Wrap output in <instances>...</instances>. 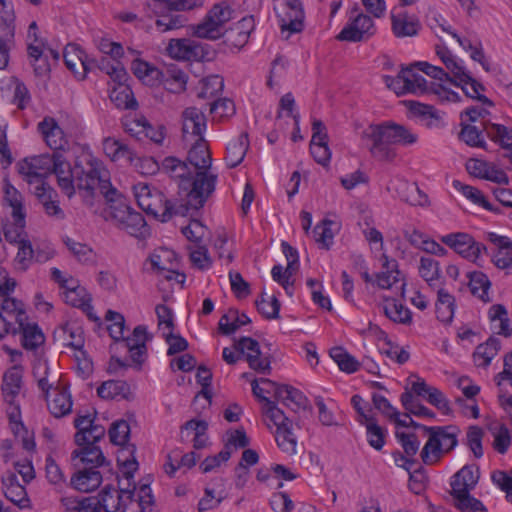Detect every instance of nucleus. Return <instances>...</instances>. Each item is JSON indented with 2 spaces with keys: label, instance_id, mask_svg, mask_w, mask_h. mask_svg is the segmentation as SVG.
I'll return each mask as SVG.
<instances>
[{
  "label": "nucleus",
  "instance_id": "nucleus-1",
  "mask_svg": "<svg viewBox=\"0 0 512 512\" xmlns=\"http://www.w3.org/2000/svg\"><path fill=\"white\" fill-rule=\"evenodd\" d=\"M107 172L102 162L91 155L78 158L72 167L62 152L51 154L49 176L55 174L59 187L69 198L75 194L77 188L87 206L94 205L97 186L99 183H106L104 177Z\"/></svg>",
  "mask_w": 512,
  "mask_h": 512
},
{
  "label": "nucleus",
  "instance_id": "nucleus-2",
  "mask_svg": "<svg viewBox=\"0 0 512 512\" xmlns=\"http://www.w3.org/2000/svg\"><path fill=\"white\" fill-rule=\"evenodd\" d=\"M162 170L171 178L179 180V200L190 209L204 206L214 192L217 175L205 171H194L189 163L176 157H166Z\"/></svg>",
  "mask_w": 512,
  "mask_h": 512
},
{
  "label": "nucleus",
  "instance_id": "nucleus-3",
  "mask_svg": "<svg viewBox=\"0 0 512 512\" xmlns=\"http://www.w3.org/2000/svg\"><path fill=\"white\" fill-rule=\"evenodd\" d=\"M361 142L378 161L392 162L397 157L395 145L409 146L418 135L404 125L392 121L370 124L361 132Z\"/></svg>",
  "mask_w": 512,
  "mask_h": 512
},
{
  "label": "nucleus",
  "instance_id": "nucleus-4",
  "mask_svg": "<svg viewBox=\"0 0 512 512\" xmlns=\"http://www.w3.org/2000/svg\"><path fill=\"white\" fill-rule=\"evenodd\" d=\"M424 428L429 438L422 448L420 456L424 464L432 465L444 453H448L456 447L460 429L454 425Z\"/></svg>",
  "mask_w": 512,
  "mask_h": 512
},
{
  "label": "nucleus",
  "instance_id": "nucleus-5",
  "mask_svg": "<svg viewBox=\"0 0 512 512\" xmlns=\"http://www.w3.org/2000/svg\"><path fill=\"white\" fill-rule=\"evenodd\" d=\"M232 19V9L224 3L215 4L203 20L189 26L194 37L215 41L226 33V24Z\"/></svg>",
  "mask_w": 512,
  "mask_h": 512
},
{
  "label": "nucleus",
  "instance_id": "nucleus-6",
  "mask_svg": "<svg viewBox=\"0 0 512 512\" xmlns=\"http://www.w3.org/2000/svg\"><path fill=\"white\" fill-rule=\"evenodd\" d=\"M461 125L460 138L469 146L484 147L485 141L482 135L483 132L486 133L487 137L503 148H510L512 146V129L504 125L491 122L481 123V127L464 123Z\"/></svg>",
  "mask_w": 512,
  "mask_h": 512
},
{
  "label": "nucleus",
  "instance_id": "nucleus-7",
  "mask_svg": "<svg viewBox=\"0 0 512 512\" xmlns=\"http://www.w3.org/2000/svg\"><path fill=\"white\" fill-rule=\"evenodd\" d=\"M50 165L51 154H41L20 160L16 168L33 194H38V191L43 194L44 188L49 186L46 178L49 176Z\"/></svg>",
  "mask_w": 512,
  "mask_h": 512
},
{
  "label": "nucleus",
  "instance_id": "nucleus-8",
  "mask_svg": "<svg viewBox=\"0 0 512 512\" xmlns=\"http://www.w3.org/2000/svg\"><path fill=\"white\" fill-rule=\"evenodd\" d=\"M266 416L276 426L275 440L278 447L288 455L297 452V439L292 433V423L276 403L267 400Z\"/></svg>",
  "mask_w": 512,
  "mask_h": 512
},
{
  "label": "nucleus",
  "instance_id": "nucleus-9",
  "mask_svg": "<svg viewBox=\"0 0 512 512\" xmlns=\"http://www.w3.org/2000/svg\"><path fill=\"white\" fill-rule=\"evenodd\" d=\"M22 378V369L17 365L9 368L2 377L1 394L3 401L8 405L7 416L9 421H18L21 418V409L17 397L22 388Z\"/></svg>",
  "mask_w": 512,
  "mask_h": 512
},
{
  "label": "nucleus",
  "instance_id": "nucleus-10",
  "mask_svg": "<svg viewBox=\"0 0 512 512\" xmlns=\"http://www.w3.org/2000/svg\"><path fill=\"white\" fill-rule=\"evenodd\" d=\"M166 51L169 56L177 60L210 61L214 57V51L210 45L189 38L171 39Z\"/></svg>",
  "mask_w": 512,
  "mask_h": 512
},
{
  "label": "nucleus",
  "instance_id": "nucleus-11",
  "mask_svg": "<svg viewBox=\"0 0 512 512\" xmlns=\"http://www.w3.org/2000/svg\"><path fill=\"white\" fill-rule=\"evenodd\" d=\"M28 319L21 301L3 294L0 297V339L8 334H16V328Z\"/></svg>",
  "mask_w": 512,
  "mask_h": 512
},
{
  "label": "nucleus",
  "instance_id": "nucleus-12",
  "mask_svg": "<svg viewBox=\"0 0 512 512\" xmlns=\"http://www.w3.org/2000/svg\"><path fill=\"white\" fill-rule=\"evenodd\" d=\"M274 11L281 31L298 33L304 27V10L300 0H274Z\"/></svg>",
  "mask_w": 512,
  "mask_h": 512
},
{
  "label": "nucleus",
  "instance_id": "nucleus-13",
  "mask_svg": "<svg viewBox=\"0 0 512 512\" xmlns=\"http://www.w3.org/2000/svg\"><path fill=\"white\" fill-rule=\"evenodd\" d=\"M440 241L472 262H477L483 251L487 252L485 245L476 242L470 234L464 232L449 233L441 236Z\"/></svg>",
  "mask_w": 512,
  "mask_h": 512
},
{
  "label": "nucleus",
  "instance_id": "nucleus-14",
  "mask_svg": "<svg viewBox=\"0 0 512 512\" xmlns=\"http://www.w3.org/2000/svg\"><path fill=\"white\" fill-rule=\"evenodd\" d=\"M104 178L106 183L98 184L97 194L105 198L108 204L107 214L117 226L132 208L127 204L126 198L111 185L109 171Z\"/></svg>",
  "mask_w": 512,
  "mask_h": 512
},
{
  "label": "nucleus",
  "instance_id": "nucleus-15",
  "mask_svg": "<svg viewBox=\"0 0 512 512\" xmlns=\"http://www.w3.org/2000/svg\"><path fill=\"white\" fill-rule=\"evenodd\" d=\"M152 210H144L148 214L160 219L162 222L169 221L173 216H185L190 208H188L178 198L170 200L165 198L163 193L154 191L153 198H151Z\"/></svg>",
  "mask_w": 512,
  "mask_h": 512
},
{
  "label": "nucleus",
  "instance_id": "nucleus-16",
  "mask_svg": "<svg viewBox=\"0 0 512 512\" xmlns=\"http://www.w3.org/2000/svg\"><path fill=\"white\" fill-rule=\"evenodd\" d=\"M372 18L365 14H357L337 35L340 41L360 42L369 39L375 33Z\"/></svg>",
  "mask_w": 512,
  "mask_h": 512
},
{
  "label": "nucleus",
  "instance_id": "nucleus-17",
  "mask_svg": "<svg viewBox=\"0 0 512 512\" xmlns=\"http://www.w3.org/2000/svg\"><path fill=\"white\" fill-rule=\"evenodd\" d=\"M478 479L479 470L478 467L474 465H467L459 470L453 476V480L451 482V495L455 499V502L472 497L469 492L475 487Z\"/></svg>",
  "mask_w": 512,
  "mask_h": 512
},
{
  "label": "nucleus",
  "instance_id": "nucleus-18",
  "mask_svg": "<svg viewBox=\"0 0 512 512\" xmlns=\"http://www.w3.org/2000/svg\"><path fill=\"white\" fill-rule=\"evenodd\" d=\"M235 348L241 354L246 355V360L251 369L263 374L270 373V360L268 357L261 356L259 343L256 340L250 337H242L237 341Z\"/></svg>",
  "mask_w": 512,
  "mask_h": 512
},
{
  "label": "nucleus",
  "instance_id": "nucleus-19",
  "mask_svg": "<svg viewBox=\"0 0 512 512\" xmlns=\"http://www.w3.org/2000/svg\"><path fill=\"white\" fill-rule=\"evenodd\" d=\"M182 136L186 142L203 138L206 119L203 112L196 107H188L182 113Z\"/></svg>",
  "mask_w": 512,
  "mask_h": 512
},
{
  "label": "nucleus",
  "instance_id": "nucleus-20",
  "mask_svg": "<svg viewBox=\"0 0 512 512\" xmlns=\"http://www.w3.org/2000/svg\"><path fill=\"white\" fill-rule=\"evenodd\" d=\"M487 240L494 246L491 254L493 264L499 269L512 267V241L506 236L489 232Z\"/></svg>",
  "mask_w": 512,
  "mask_h": 512
},
{
  "label": "nucleus",
  "instance_id": "nucleus-21",
  "mask_svg": "<svg viewBox=\"0 0 512 512\" xmlns=\"http://www.w3.org/2000/svg\"><path fill=\"white\" fill-rule=\"evenodd\" d=\"M136 486L133 484L132 489L129 487L121 488L115 499L112 493V488L106 486L99 494V502L101 503V511L117 512L119 509H124L128 503L134 501Z\"/></svg>",
  "mask_w": 512,
  "mask_h": 512
},
{
  "label": "nucleus",
  "instance_id": "nucleus-22",
  "mask_svg": "<svg viewBox=\"0 0 512 512\" xmlns=\"http://www.w3.org/2000/svg\"><path fill=\"white\" fill-rule=\"evenodd\" d=\"M391 185L402 201L412 206L425 207L429 205L428 196L420 190L416 183H410L403 178H396L391 181Z\"/></svg>",
  "mask_w": 512,
  "mask_h": 512
},
{
  "label": "nucleus",
  "instance_id": "nucleus-23",
  "mask_svg": "<svg viewBox=\"0 0 512 512\" xmlns=\"http://www.w3.org/2000/svg\"><path fill=\"white\" fill-rule=\"evenodd\" d=\"M381 259L383 260L382 267L384 271L376 275V284L381 289H392L397 283L401 282L399 290L400 295L404 297L406 283L403 282L397 261L389 259L386 254H383Z\"/></svg>",
  "mask_w": 512,
  "mask_h": 512
},
{
  "label": "nucleus",
  "instance_id": "nucleus-24",
  "mask_svg": "<svg viewBox=\"0 0 512 512\" xmlns=\"http://www.w3.org/2000/svg\"><path fill=\"white\" fill-rule=\"evenodd\" d=\"M150 339L147 329L143 325L134 328L131 336L124 339L123 345L130 353L134 363L141 365L145 361L147 354L146 342Z\"/></svg>",
  "mask_w": 512,
  "mask_h": 512
},
{
  "label": "nucleus",
  "instance_id": "nucleus-25",
  "mask_svg": "<svg viewBox=\"0 0 512 512\" xmlns=\"http://www.w3.org/2000/svg\"><path fill=\"white\" fill-rule=\"evenodd\" d=\"M67 68L79 79H83L95 61H88L84 52L74 44H68L63 53Z\"/></svg>",
  "mask_w": 512,
  "mask_h": 512
},
{
  "label": "nucleus",
  "instance_id": "nucleus-26",
  "mask_svg": "<svg viewBox=\"0 0 512 512\" xmlns=\"http://www.w3.org/2000/svg\"><path fill=\"white\" fill-rule=\"evenodd\" d=\"M255 28L253 16H245L229 29H226L225 41L233 47H243Z\"/></svg>",
  "mask_w": 512,
  "mask_h": 512
},
{
  "label": "nucleus",
  "instance_id": "nucleus-27",
  "mask_svg": "<svg viewBox=\"0 0 512 512\" xmlns=\"http://www.w3.org/2000/svg\"><path fill=\"white\" fill-rule=\"evenodd\" d=\"M102 480V475L97 468L84 467L72 475L70 485L79 492L88 493L96 490L101 485Z\"/></svg>",
  "mask_w": 512,
  "mask_h": 512
},
{
  "label": "nucleus",
  "instance_id": "nucleus-28",
  "mask_svg": "<svg viewBox=\"0 0 512 512\" xmlns=\"http://www.w3.org/2000/svg\"><path fill=\"white\" fill-rule=\"evenodd\" d=\"M392 31L397 38L414 37L418 34L421 24L415 15L407 12L391 14Z\"/></svg>",
  "mask_w": 512,
  "mask_h": 512
},
{
  "label": "nucleus",
  "instance_id": "nucleus-29",
  "mask_svg": "<svg viewBox=\"0 0 512 512\" xmlns=\"http://www.w3.org/2000/svg\"><path fill=\"white\" fill-rule=\"evenodd\" d=\"M50 413L55 418H61L71 413L72 398L66 387L56 386L52 393L45 398Z\"/></svg>",
  "mask_w": 512,
  "mask_h": 512
},
{
  "label": "nucleus",
  "instance_id": "nucleus-30",
  "mask_svg": "<svg viewBox=\"0 0 512 512\" xmlns=\"http://www.w3.org/2000/svg\"><path fill=\"white\" fill-rule=\"evenodd\" d=\"M451 84L461 87L467 97L476 99L485 106H494V103L489 98L481 94L485 89L484 86L474 79L468 71L461 73V76L457 79H451Z\"/></svg>",
  "mask_w": 512,
  "mask_h": 512
},
{
  "label": "nucleus",
  "instance_id": "nucleus-31",
  "mask_svg": "<svg viewBox=\"0 0 512 512\" xmlns=\"http://www.w3.org/2000/svg\"><path fill=\"white\" fill-rule=\"evenodd\" d=\"M187 161L194 171H205L212 164V157L204 138L195 139L188 151Z\"/></svg>",
  "mask_w": 512,
  "mask_h": 512
},
{
  "label": "nucleus",
  "instance_id": "nucleus-32",
  "mask_svg": "<svg viewBox=\"0 0 512 512\" xmlns=\"http://www.w3.org/2000/svg\"><path fill=\"white\" fill-rule=\"evenodd\" d=\"M249 148L247 133H241L237 138L231 140L226 148L225 161L229 168L237 167L244 159Z\"/></svg>",
  "mask_w": 512,
  "mask_h": 512
},
{
  "label": "nucleus",
  "instance_id": "nucleus-33",
  "mask_svg": "<svg viewBox=\"0 0 512 512\" xmlns=\"http://www.w3.org/2000/svg\"><path fill=\"white\" fill-rule=\"evenodd\" d=\"M25 217L26 213L12 215L13 221L8 222L3 226L2 230L4 238L9 244L15 245L20 243V241L29 239L26 231Z\"/></svg>",
  "mask_w": 512,
  "mask_h": 512
},
{
  "label": "nucleus",
  "instance_id": "nucleus-34",
  "mask_svg": "<svg viewBox=\"0 0 512 512\" xmlns=\"http://www.w3.org/2000/svg\"><path fill=\"white\" fill-rule=\"evenodd\" d=\"M436 317L443 323H450L455 312V298L447 290L439 288L437 290Z\"/></svg>",
  "mask_w": 512,
  "mask_h": 512
},
{
  "label": "nucleus",
  "instance_id": "nucleus-35",
  "mask_svg": "<svg viewBox=\"0 0 512 512\" xmlns=\"http://www.w3.org/2000/svg\"><path fill=\"white\" fill-rule=\"evenodd\" d=\"M277 401L293 411L305 408L308 402L307 397L297 388L283 384L277 393Z\"/></svg>",
  "mask_w": 512,
  "mask_h": 512
},
{
  "label": "nucleus",
  "instance_id": "nucleus-36",
  "mask_svg": "<svg viewBox=\"0 0 512 512\" xmlns=\"http://www.w3.org/2000/svg\"><path fill=\"white\" fill-rule=\"evenodd\" d=\"M251 322L250 318L242 313L239 314L237 309H229L219 320V331L224 335L233 334L241 326L247 325Z\"/></svg>",
  "mask_w": 512,
  "mask_h": 512
},
{
  "label": "nucleus",
  "instance_id": "nucleus-37",
  "mask_svg": "<svg viewBox=\"0 0 512 512\" xmlns=\"http://www.w3.org/2000/svg\"><path fill=\"white\" fill-rule=\"evenodd\" d=\"M501 349V341L496 337H490L485 343L476 347L473 354L478 366L487 367Z\"/></svg>",
  "mask_w": 512,
  "mask_h": 512
},
{
  "label": "nucleus",
  "instance_id": "nucleus-38",
  "mask_svg": "<svg viewBox=\"0 0 512 512\" xmlns=\"http://www.w3.org/2000/svg\"><path fill=\"white\" fill-rule=\"evenodd\" d=\"M16 334H22V345L28 350H35L44 343V334L37 324L23 321V325L15 329Z\"/></svg>",
  "mask_w": 512,
  "mask_h": 512
},
{
  "label": "nucleus",
  "instance_id": "nucleus-39",
  "mask_svg": "<svg viewBox=\"0 0 512 512\" xmlns=\"http://www.w3.org/2000/svg\"><path fill=\"white\" fill-rule=\"evenodd\" d=\"M468 278L471 293L485 303L490 302L489 290L491 282L488 276L481 271H474L468 273Z\"/></svg>",
  "mask_w": 512,
  "mask_h": 512
},
{
  "label": "nucleus",
  "instance_id": "nucleus-40",
  "mask_svg": "<svg viewBox=\"0 0 512 512\" xmlns=\"http://www.w3.org/2000/svg\"><path fill=\"white\" fill-rule=\"evenodd\" d=\"M131 69L137 78L150 86L160 82L161 77L163 76V72L158 68L140 59H136L132 62Z\"/></svg>",
  "mask_w": 512,
  "mask_h": 512
},
{
  "label": "nucleus",
  "instance_id": "nucleus-41",
  "mask_svg": "<svg viewBox=\"0 0 512 512\" xmlns=\"http://www.w3.org/2000/svg\"><path fill=\"white\" fill-rule=\"evenodd\" d=\"M72 458H79L83 464L98 468L106 463L103 452L97 445H86L72 452Z\"/></svg>",
  "mask_w": 512,
  "mask_h": 512
},
{
  "label": "nucleus",
  "instance_id": "nucleus-42",
  "mask_svg": "<svg viewBox=\"0 0 512 512\" xmlns=\"http://www.w3.org/2000/svg\"><path fill=\"white\" fill-rule=\"evenodd\" d=\"M383 311L384 314L395 323L409 325L412 322L411 311L395 299H386Z\"/></svg>",
  "mask_w": 512,
  "mask_h": 512
},
{
  "label": "nucleus",
  "instance_id": "nucleus-43",
  "mask_svg": "<svg viewBox=\"0 0 512 512\" xmlns=\"http://www.w3.org/2000/svg\"><path fill=\"white\" fill-rule=\"evenodd\" d=\"M419 275L430 287H437L441 278L439 262L432 257H421L418 267Z\"/></svg>",
  "mask_w": 512,
  "mask_h": 512
},
{
  "label": "nucleus",
  "instance_id": "nucleus-44",
  "mask_svg": "<svg viewBox=\"0 0 512 512\" xmlns=\"http://www.w3.org/2000/svg\"><path fill=\"white\" fill-rule=\"evenodd\" d=\"M15 30L14 26L0 25V69L8 66L10 51L15 46Z\"/></svg>",
  "mask_w": 512,
  "mask_h": 512
},
{
  "label": "nucleus",
  "instance_id": "nucleus-45",
  "mask_svg": "<svg viewBox=\"0 0 512 512\" xmlns=\"http://www.w3.org/2000/svg\"><path fill=\"white\" fill-rule=\"evenodd\" d=\"M414 65L410 68H403V77L406 83V90L408 93L425 94L430 93L431 83L413 69Z\"/></svg>",
  "mask_w": 512,
  "mask_h": 512
},
{
  "label": "nucleus",
  "instance_id": "nucleus-46",
  "mask_svg": "<svg viewBox=\"0 0 512 512\" xmlns=\"http://www.w3.org/2000/svg\"><path fill=\"white\" fill-rule=\"evenodd\" d=\"M150 262L158 272L170 271L178 264L175 252L168 248L156 249L150 256Z\"/></svg>",
  "mask_w": 512,
  "mask_h": 512
},
{
  "label": "nucleus",
  "instance_id": "nucleus-47",
  "mask_svg": "<svg viewBox=\"0 0 512 512\" xmlns=\"http://www.w3.org/2000/svg\"><path fill=\"white\" fill-rule=\"evenodd\" d=\"M202 0H154V10L156 13L164 11H188L202 7Z\"/></svg>",
  "mask_w": 512,
  "mask_h": 512
},
{
  "label": "nucleus",
  "instance_id": "nucleus-48",
  "mask_svg": "<svg viewBox=\"0 0 512 512\" xmlns=\"http://www.w3.org/2000/svg\"><path fill=\"white\" fill-rule=\"evenodd\" d=\"M15 245L17 246V253L13 260L14 266L18 271L25 272L34 262L35 250L30 239L20 241Z\"/></svg>",
  "mask_w": 512,
  "mask_h": 512
},
{
  "label": "nucleus",
  "instance_id": "nucleus-49",
  "mask_svg": "<svg viewBox=\"0 0 512 512\" xmlns=\"http://www.w3.org/2000/svg\"><path fill=\"white\" fill-rule=\"evenodd\" d=\"M188 76L182 70L171 67L163 73L160 81H163L167 90L173 93H180L186 89Z\"/></svg>",
  "mask_w": 512,
  "mask_h": 512
},
{
  "label": "nucleus",
  "instance_id": "nucleus-50",
  "mask_svg": "<svg viewBox=\"0 0 512 512\" xmlns=\"http://www.w3.org/2000/svg\"><path fill=\"white\" fill-rule=\"evenodd\" d=\"M331 358L337 363L339 369L346 373H354L359 370L361 364L349 354L343 347H333L330 350Z\"/></svg>",
  "mask_w": 512,
  "mask_h": 512
},
{
  "label": "nucleus",
  "instance_id": "nucleus-51",
  "mask_svg": "<svg viewBox=\"0 0 512 512\" xmlns=\"http://www.w3.org/2000/svg\"><path fill=\"white\" fill-rule=\"evenodd\" d=\"M60 337L66 346L72 347L79 351L81 355L85 352L82 350L84 346L83 330L81 327L66 324L60 329Z\"/></svg>",
  "mask_w": 512,
  "mask_h": 512
},
{
  "label": "nucleus",
  "instance_id": "nucleus-52",
  "mask_svg": "<svg viewBox=\"0 0 512 512\" xmlns=\"http://www.w3.org/2000/svg\"><path fill=\"white\" fill-rule=\"evenodd\" d=\"M129 386L124 381L109 380L102 383L97 389V394L102 399L127 398Z\"/></svg>",
  "mask_w": 512,
  "mask_h": 512
},
{
  "label": "nucleus",
  "instance_id": "nucleus-53",
  "mask_svg": "<svg viewBox=\"0 0 512 512\" xmlns=\"http://www.w3.org/2000/svg\"><path fill=\"white\" fill-rule=\"evenodd\" d=\"M412 112L423 118L426 125L430 128H439L444 126L443 118L438 110L431 105L415 103L411 107Z\"/></svg>",
  "mask_w": 512,
  "mask_h": 512
},
{
  "label": "nucleus",
  "instance_id": "nucleus-54",
  "mask_svg": "<svg viewBox=\"0 0 512 512\" xmlns=\"http://www.w3.org/2000/svg\"><path fill=\"white\" fill-rule=\"evenodd\" d=\"M489 430L494 438L493 448L500 454H505L511 445L512 439L509 429L504 424L490 425Z\"/></svg>",
  "mask_w": 512,
  "mask_h": 512
},
{
  "label": "nucleus",
  "instance_id": "nucleus-55",
  "mask_svg": "<svg viewBox=\"0 0 512 512\" xmlns=\"http://www.w3.org/2000/svg\"><path fill=\"white\" fill-rule=\"evenodd\" d=\"M96 413L86 412L82 414L81 412L77 413V416L74 419V426L77 429L75 433L74 440L77 445H82L83 441L86 439V431L91 429L92 426H97L98 424L95 422Z\"/></svg>",
  "mask_w": 512,
  "mask_h": 512
},
{
  "label": "nucleus",
  "instance_id": "nucleus-56",
  "mask_svg": "<svg viewBox=\"0 0 512 512\" xmlns=\"http://www.w3.org/2000/svg\"><path fill=\"white\" fill-rule=\"evenodd\" d=\"M146 226L143 215L131 209L124 219L117 225L118 228L126 231L130 235L136 236L142 234V230Z\"/></svg>",
  "mask_w": 512,
  "mask_h": 512
},
{
  "label": "nucleus",
  "instance_id": "nucleus-57",
  "mask_svg": "<svg viewBox=\"0 0 512 512\" xmlns=\"http://www.w3.org/2000/svg\"><path fill=\"white\" fill-rule=\"evenodd\" d=\"M436 54L441 59L446 69L452 74V79H457L461 73L466 71L461 62L456 59L452 52L444 46L436 47Z\"/></svg>",
  "mask_w": 512,
  "mask_h": 512
},
{
  "label": "nucleus",
  "instance_id": "nucleus-58",
  "mask_svg": "<svg viewBox=\"0 0 512 512\" xmlns=\"http://www.w3.org/2000/svg\"><path fill=\"white\" fill-rule=\"evenodd\" d=\"M64 243L72 255L81 263H92L95 258L94 251L84 243L77 242L69 237L64 239Z\"/></svg>",
  "mask_w": 512,
  "mask_h": 512
},
{
  "label": "nucleus",
  "instance_id": "nucleus-59",
  "mask_svg": "<svg viewBox=\"0 0 512 512\" xmlns=\"http://www.w3.org/2000/svg\"><path fill=\"white\" fill-rule=\"evenodd\" d=\"M453 187L456 190L462 192V194L466 198L471 200L474 204L482 206L483 208H485L488 211H493V207L486 200L485 196L479 189H477L473 186L465 185V184L461 183L459 180L453 181Z\"/></svg>",
  "mask_w": 512,
  "mask_h": 512
},
{
  "label": "nucleus",
  "instance_id": "nucleus-60",
  "mask_svg": "<svg viewBox=\"0 0 512 512\" xmlns=\"http://www.w3.org/2000/svg\"><path fill=\"white\" fill-rule=\"evenodd\" d=\"M38 194H34L39 201L42 203L45 212L48 216L54 217L57 220H62L65 217L64 211L60 208L59 204L56 201L51 199V194L54 193V190L48 186L44 188L43 194L38 191Z\"/></svg>",
  "mask_w": 512,
  "mask_h": 512
},
{
  "label": "nucleus",
  "instance_id": "nucleus-61",
  "mask_svg": "<svg viewBox=\"0 0 512 512\" xmlns=\"http://www.w3.org/2000/svg\"><path fill=\"white\" fill-rule=\"evenodd\" d=\"M401 403L403 407L411 414L419 417L433 418L435 413L422 405L415 397L412 392L406 391L401 395Z\"/></svg>",
  "mask_w": 512,
  "mask_h": 512
},
{
  "label": "nucleus",
  "instance_id": "nucleus-62",
  "mask_svg": "<svg viewBox=\"0 0 512 512\" xmlns=\"http://www.w3.org/2000/svg\"><path fill=\"white\" fill-rule=\"evenodd\" d=\"M367 430V440L371 447L376 450H381L385 444V434L382 427H380L376 419L367 418L366 422H364Z\"/></svg>",
  "mask_w": 512,
  "mask_h": 512
},
{
  "label": "nucleus",
  "instance_id": "nucleus-63",
  "mask_svg": "<svg viewBox=\"0 0 512 512\" xmlns=\"http://www.w3.org/2000/svg\"><path fill=\"white\" fill-rule=\"evenodd\" d=\"M64 288L66 289L65 300L68 304L83 309H85V307H90V297L85 288L80 286H69L68 284H64Z\"/></svg>",
  "mask_w": 512,
  "mask_h": 512
},
{
  "label": "nucleus",
  "instance_id": "nucleus-64",
  "mask_svg": "<svg viewBox=\"0 0 512 512\" xmlns=\"http://www.w3.org/2000/svg\"><path fill=\"white\" fill-rule=\"evenodd\" d=\"M226 498L224 490L206 487L204 496L198 502V511L205 512L214 509Z\"/></svg>",
  "mask_w": 512,
  "mask_h": 512
}]
</instances>
